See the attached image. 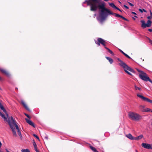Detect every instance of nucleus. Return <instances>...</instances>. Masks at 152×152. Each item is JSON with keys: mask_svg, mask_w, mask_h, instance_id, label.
Returning <instances> with one entry per match:
<instances>
[{"mask_svg": "<svg viewBox=\"0 0 152 152\" xmlns=\"http://www.w3.org/2000/svg\"><path fill=\"white\" fill-rule=\"evenodd\" d=\"M148 31H149L150 32H151L152 31V29H148Z\"/></svg>", "mask_w": 152, "mask_h": 152, "instance_id": "obj_42", "label": "nucleus"}, {"mask_svg": "<svg viewBox=\"0 0 152 152\" xmlns=\"http://www.w3.org/2000/svg\"><path fill=\"white\" fill-rule=\"evenodd\" d=\"M109 5L111 7L114 8L115 9L117 7L113 3H109Z\"/></svg>", "mask_w": 152, "mask_h": 152, "instance_id": "obj_23", "label": "nucleus"}, {"mask_svg": "<svg viewBox=\"0 0 152 152\" xmlns=\"http://www.w3.org/2000/svg\"><path fill=\"white\" fill-rule=\"evenodd\" d=\"M2 78L1 77H0V80L2 81Z\"/></svg>", "mask_w": 152, "mask_h": 152, "instance_id": "obj_47", "label": "nucleus"}, {"mask_svg": "<svg viewBox=\"0 0 152 152\" xmlns=\"http://www.w3.org/2000/svg\"><path fill=\"white\" fill-rule=\"evenodd\" d=\"M121 18H122L124 20H125L126 21H128V20L126 19L124 17L121 16Z\"/></svg>", "mask_w": 152, "mask_h": 152, "instance_id": "obj_33", "label": "nucleus"}, {"mask_svg": "<svg viewBox=\"0 0 152 152\" xmlns=\"http://www.w3.org/2000/svg\"><path fill=\"white\" fill-rule=\"evenodd\" d=\"M90 148H91V149L94 152H99L98 151L96 148H94V147L92 146H89Z\"/></svg>", "mask_w": 152, "mask_h": 152, "instance_id": "obj_17", "label": "nucleus"}, {"mask_svg": "<svg viewBox=\"0 0 152 152\" xmlns=\"http://www.w3.org/2000/svg\"><path fill=\"white\" fill-rule=\"evenodd\" d=\"M6 151H7V152H10L8 150H6Z\"/></svg>", "mask_w": 152, "mask_h": 152, "instance_id": "obj_54", "label": "nucleus"}, {"mask_svg": "<svg viewBox=\"0 0 152 152\" xmlns=\"http://www.w3.org/2000/svg\"><path fill=\"white\" fill-rule=\"evenodd\" d=\"M133 18L134 20H135V19L134 18Z\"/></svg>", "mask_w": 152, "mask_h": 152, "instance_id": "obj_55", "label": "nucleus"}, {"mask_svg": "<svg viewBox=\"0 0 152 152\" xmlns=\"http://www.w3.org/2000/svg\"><path fill=\"white\" fill-rule=\"evenodd\" d=\"M150 16L152 17V12L151 10L150 11Z\"/></svg>", "mask_w": 152, "mask_h": 152, "instance_id": "obj_39", "label": "nucleus"}, {"mask_svg": "<svg viewBox=\"0 0 152 152\" xmlns=\"http://www.w3.org/2000/svg\"><path fill=\"white\" fill-rule=\"evenodd\" d=\"M34 149L35 148H37V145H35V146H34Z\"/></svg>", "mask_w": 152, "mask_h": 152, "instance_id": "obj_49", "label": "nucleus"}, {"mask_svg": "<svg viewBox=\"0 0 152 152\" xmlns=\"http://www.w3.org/2000/svg\"><path fill=\"white\" fill-rule=\"evenodd\" d=\"M127 58H129V59H131V58L129 56V57H127Z\"/></svg>", "mask_w": 152, "mask_h": 152, "instance_id": "obj_52", "label": "nucleus"}, {"mask_svg": "<svg viewBox=\"0 0 152 152\" xmlns=\"http://www.w3.org/2000/svg\"><path fill=\"white\" fill-rule=\"evenodd\" d=\"M149 80H148V81H149V82H150L151 83H152V81L149 78Z\"/></svg>", "mask_w": 152, "mask_h": 152, "instance_id": "obj_40", "label": "nucleus"}, {"mask_svg": "<svg viewBox=\"0 0 152 152\" xmlns=\"http://www.w3.org/2000/svg\"><path fill=\"white\" fill-rule=\"evenodd\" d=\"M0 108L1 109V110H3V111L5 112L6 113V110L3 107V106L2 105V104L0 102Z\"/></svg>", "mask_w": 152, "mask_h": 152, "instance_id": "obj_21", "label": "nucleus"}, {"mask_svg": "<svg viewBox=\"0 0 152 152\" xmlns=\"http://www.w3.org/2000/svg\"><path fill=\"white\" fill-rule=\"evenodd\" d=\"M25 115L28 118H30V116L27 114H26L25 113Z\"/></svg>", "mask_w": 152, "mask_h": 152, "instance_id": "obj_35", "label": "nucleus"}, {"mask_svg": "<svg viewBox=\"0 0 152 152\" xmlns=\"http://www.w3.org/2000/svg\"><path fill=\"white\" fill-rule=\"evenodd\" d=\"M139 107L141 111L142 112H145V107L144 106L140 105Z\"/></svg>", "mask_w": 152, "mask_h": 152, "instance_id": "obj_16", "label": "nucleus"}, {"mask_svg": "<svg viewBox=\"0 0 152 152\" xmlns=\"http://www.w3.org/2000/svg\"><path fill=\"white\" fill-rule=\"evenodd\" d=\"M147 39L149 41V42L150 43H151V45H152V40H151V39L148 37L147 38Z\"/></svg>", "mask_w": 152, "mask_h": 152, "instance_id": "obj_31", "label": "nucleus"}, {"mask_svg": "<svg viewBox=\"0 0 152 152\" xmlns=\"http://www.w3.org/2000/svg\"><path fill=\"white\" fill-rule=\"evenodd\" d=\"M125 56L127 58L128 57H129V56L128 55L126 54Z\"/></svg>", "mask_w": 152, "mask_h": 152, "instance_id": "obj_46", "label": "nucleus"}, {"mask_svg": "<svg viewBox=\"0 0 152 152\" xmlns=\"http://www.w3.org/2000/svg\"><path fill=\"white\" fill-rule=\"evenodd\" d=\"M119 50L122 53H124V52H123L122 50H121L120 49Z\"/></svg>", "mask_w": 152, "mask_h": 152, "instance_id": "obj_45", "label": "nucleus"}, {"mask_svg": "<svg viewBox=\"0 0 152 152\" xmlns=\"http://www.w3.org/2000/svg\"><path fill=\"white\" fill-rule=\"evenodd\" d=\"M124 71L128 74L129 75H132L131 73H130L128 71H127V70H128L127 69L124 68Z\"/></svg>", "mask_w": 152, "mask_h": 152, "instance_id": "obj_26", "label": "nucleus"}, {"mask_svg": "<svg viewBox=\"0 0 152 152\" xmlns=\"http://www.w3.org/2000/svg\"><path fill=\"white\" fill-rule=\"evenodd\" d=\"M37 152H39V151H37Z\"/></svg>", "mask_w": 152, "mask_h": 152, "instance_id": "obj_59", "label": "nucleus"}, {"mask_svg": "<svg viewBox=\"0 0 152 152\" xmlns=\"http://www.w3.org/2000/svg\"><path fill=\"white\" fill-rule=\"evenodd\" d=\"M22 152H30L29 150L28 149H22L21 150Z\"/></svg>", "mask_w": 152, "mask_h": 152, "instance_id": "obj_28", "label": "nucleus"}, {"mask_svg": "<svg viewBox=\"0 0 152 152\" xmlns=\"http://www.w3.org/2000/svg\"><path fill=\"white\" fill-rule=\"evenodd\" d=\"M105 58L109 61L110 64H111L113 63V60L111 58L107 57H105Z\"/></svg>", "mask_w": 152, "mask_h": 152, "instance_id": "obj_18", "label": "nucleus"}, {"mask_svg": "<svg viewBox=\"0 0 152 152\" xmlns=\"http://www.w3.org/2000/svg\"><path fill=\"white\" fill-rule=\"evenodd\" d=\"M152 18V17L150 16L147 17V18L148 19H151Z\"/></svg>", "mask_w": 152, "mask_h": 152, "instance_id": "obj_36", "label": "nucleus"}, {"mask_svg": "<svg viewBox=\"0 0 152 152\" xmlns=\"http://www.w3.org/2000/svg\"><path fill=\"white\" fill-rule=\"evenodd\" d=\"M33 136L34 137H35L37 139H38L39 140V138L35 134H34Z\"/></svg>", "mask_w": 152, "mask_h": 152, "instance_id": "obj_30", "label": "nucleus"}, {"mask_svg": "<svg viewBox=\"0 0 152 152\" xmlns=\"http://www.w3.org/2000/svg\"><path fill=\"white\" fill-rule=\"evenodd\" d=\"M21 103L26 110H29V108H28V106H27V105H26V104L25 103L24 101H21Z\"/></svg>", "mask_w": 152, "mask_h": 152, "instance_id": "obj_13", "label": "nucleus"}, {"mask_svg": "<svg viewBox=\"0 0 152 152\" xmlns=\"http://www.w3.org/2000/svg\"><path fill=\"white\" fill-rule=\"evenodd\" d=\"M128 116L129 118L132 120L137 121L141 118V116L139 114L132 112H129Z\"/></svg>", "mask_w": 152, "mask_h": 152, "instance_id": "obj_3", "label": "nucleus"}, {"mask_svg": "<svg viewBox=\"0 0 152 152\" xmlns=\"http://www.w3.org/2000/svg\"><path fill=\"white\" fill-rule=\"evenodd\" d=\"M33 144L34 146L36 145V144L35 142H34L33 143Z\"/></svg>", "mask_w": 152, "mask_h": 152, "instance_id": "obj_41", "label": "nucleus"}, {"mask_svg": "<svg viewBox=\"0 0 152 152\" xmlns=\"http://www.w3.org/2000/svg\"><path fill=\"white\" fill-rule=\"evenodd\" d=\"M127 2L131 6H132V7L134 6V5L133 4H132L131 3L129 2Z\"/></svg>", "mask_w": 152, "mask_h": 152, "instance_id": "obj_34", "label": "nucleus"}, {"mask_svg": "<svg viewBox=\"0 0 152 152\" xmlns=\"http://www.w3.org/2000/svg\"><path fill=\"white\" fill-rule=\"evenodd\" d=\"M110 13H109V14L113 15H115V17H120V18H121V17L122 16H121L118 14H116L115 13H113V12H112L111 11H110Z\"/></svg>", "mask_w": 152, "mask_h": 152, "instance_id": "obj_15", "label": "nucleus"}, {"mask_svg": "<svg viewBox=\"0 0 152 152\" xmlns=\"http://www.w3.org/2000/svg\"><path fill=\"white\" fill-rule=\"evenodd\" d=\"M134 87L135 88L136 90H138L139 91H141V89L140 88L137 87L136 85H134Z\"/></svg>", "mask_w": 152, "mask_h": 152, "instance_id": "obj_27", "label": "nucleus"}, {"mask_svg": "<svg viewBox=\"0 0 152 152\" xmlns=\"http://www.w3.org/2000/svg\"><path fill=\"white\" fill-rule=\"evenodd\" d=\"M151 149H152V144H151Z\"/></svg>", "mask_w": 152, "mask_h": 152, "instance_id": "obj_51", "label": "nucleus"}, {"mask_svg": "<svg viewBox=\"0 0 152 152\" xmlns=\"http://www.w3.org/2000/svg\"><path fill=\"white\" fill-rule=\"evenodd\" d=\"M145 112H152V110L148 108H145Z\"/></svg>", "mask_w": 152, "mask_h": 152, "instance_id": "obj_24", "label": "nucleus"}, {"mask_svg": "<svg viewBox=\"0 0 152 152\" xmlns=\"http://www.w3.org/2000/svg\"><path fill=\"white\" fill-rule=\"evenodd\" d=\"M140 22L142 23L141 27L142 28H145L146 27H148L147 24L145 23V21L144 20H141Z\"/></svg>", "mask_w": 152, "mask_h": 152, "instance_id": "obj_11", "label": "nucleus"}, {"mask_svg": "<svg viewBox=\"0 0 152 152\" xmlns=\"http://www.w3.org/2000/svg\"><path fill=\"white\" fill-rule=\"evenodd\" d=\"M35 151H36V152H37L38 151V150H37V148H35L34 149Z\"/></svg>", "mask_w": 152, "mask_h": 152, "instance_id": "obj_43", "label": "nucleus"}, {"mask_svg": "<svg viewBox=\"0 0 152 152\" xmlns=\"http://www.w3.org/2000/svg\"><path fill=\"white\" fill-rule=\"evenodd\" d=\"M141 146L144 148L148 149H151V145L149 144L143 143L142 144Z\"/></svg>", "mask_w": 152, "mask_h": 152, "instance_id": "obj_8", "label": "nucleus"}, {"mask_svg": "<svg viewBox=\"0 0 152 152\" xmlns=\"http://www.w3.org/2000/svg\"><path fill=\"white\" fill-rule=\"evenodd\" d=\"M0 115L4 118L5 121H7V119L4 115L0 112Z\"/></svg>", "mask_w": 152, "mask_h": 152, "instance_id": "obj_19", "label": "nucleus"}, {"mask_svg": "<svg viewBox=\"0 0 152 152\" xmlns=\"http://www.w3.org/2000/svg\"><path fill=\"white\" fill-rule=\"evenodd\" d=\"M118 60L120 62L119 64L122 66L123 68L127 69L128 70L132 72H134V70L130 67L128 66L125 63L121 60L119 58H118Z\"/></svg>", "mask_w": 152, "mask_h": 152, "instance_id": "obj_4", "label": "nucleus"}, {"mask_svg": "<svg viewBox=\"0 0 152 152\" xmlns=\"http://www.w3.org/2000/svg\"><path fill=\"white\" fill-rule=\"evenodd\" d=\"M25 120H26V122L30 125L32 126L33 127H35L34 123L31 121L28 120L27 118H26Z\"/></svg>", "mask_w": 152, "mask_h": 152, "instance_id": "obj_10", "label": "nucleus"}, {"mask_svg": "<svg viewBox=\"0 0 152 152\" xmlns=\"http://www.w3.org/2000/svg\"><path fill=\"white\" fill-rule=\"evenodd\" d=\"M115 9H117V10H118L119 11H120L121 12H122V11H121V10L119 8H118V7H116Z\"/></svg>", "mask_w": 152, "mask_h": 152, "instance_id": "obj_38", "label": "nucleus"}, {"mask_svg": "<svg viewBox=\"0 0 152 152\" xmlns=\"http://www.w3.org/2000/svg\"><path fill=\"white\" fill-rule=\"evenodd\" d=\"M122 54H123L124 56H125V55H126V54L124 52V53H122Z\"/></svg>", "mask_w": 152, "mask_h": 152, "instance_id": "obj_50", "label": "nucleus"}, {"mask_svg": "<svg viewBox=\"0 0 152 152\" xmlns=\"http://www.w3.org/2000/svg\"><path fill=\"white\" fill-rule=\"evenodd\" d=\"M6 151H7V152H10L8 150H6Z\"/></svg>", "mask_w": 152, "mask_h": 152, "instance_id": "obj_53", "label": "nucleus"}, {"mask_svg": "<svg viewBox=\"0 0 152 152\" xmlns=\"http://www.w3.org/2000/svg\"><path fill=\"white\" fill-rule=\"evenodd\" d=\"M139 10L142 13L143 12V11L145 12H146V11L144 9H143L142 10L141 9H139Z\"/></svg>", "mask_w": 152, "mask_h": 152, "instance_id": "obj_29", "label": "nucleus"}, {"mask_svg": "<svg viewBox=\"0 0 152 152\" xmlns=\"http://www.w3.org/2000/svg\"><path fill=\"white\" fill-rule=\"evenodd\" d=\"M139 76L140 79L145 81H147L149 80V77L148 76L147 74L143 72L139 74Z\"/></svg>", "mask_w": 152, "mask_h": 152, "instance_id": "obj_6", "label": "nucleus"}, {"mask_svg": "<svg viewBox=\"0 0 152 152\" xmlns=\"http://www.w3.org/2000/svg\"><path fill=\"white\" fill-rule=\"evenodd\" d=\"M0 71L3 73L5 75H6L7 77H10V74L6 70L3 69H0Z\"/></svg>", "mask_w": 152, "mask_h": 152, "instance_id": "obj_9", "label": "nucleus"}, {"mask_svg": "<svg viewBox=\"0 0 152 152\" xmlns=\"http://www.w3.org/2000/svg\"><path fill=\"white\" fill-rule=\"evenodd\" d=\"M137 96L138 97L142 99L144 101L152 103V100H150V99L148 98L145 97H144L143 96L141 95H140L139 94H137Z\"/></svg>", "mask_w": 152, "mask_h": 152, "instance_id": "obj_7", "label": "nucleus"}, {"mask_svg": "<svg viewBox=\"0 0 152 152\" xmlns=\"http://www.w3.org/2000/svg\"><path fill=\"white\" fill-rule=\"evenodd\" d=\"M99 3L97 4L98 7H99V9H101V12L99 13V16L100 18L101 21H102L104 20L107 18L108 14L104 12L109 14L111 13H110V11L108 9L105 8L104 7V4L99 5L98 6Z\"/></svg>", "mask_w": 152, "mask_h": 152, "instance_id": "obj_2", "label": "nucleus"}, {"mask_svg": "<svg viewBox=\"0 0 152 152\" xmlns=\"http://www.w3.org/2000/svg\"><path fill=\"white\" fill-rule=\"evenodd\" d=\"M2 145V144L1 143V142L0 141V148L1 147Z\"/></svg>", "mask_w": 152, "mask_h": 152, "instance_id": "obj_48", "label": "nucleus"}, {"mask_svg": "<svg viewBox=\"0 0 152 152\" xmlns=\"http://www.w3.org/2000/svg\"><path fill=\"white\" fill-rule=\"evenodd\" d=\"M152 22L151 20H148V21L147 23V25H148V27H150L151 26Z\"/></svg>", "mask_w": 152, "mask_h": 152, "instance_id": "obj_25", "label": "nucleus"}, {"mask_svg": "<svg viewBox=\"0 0 152 152\" xmlns=\"http://www.w3.org/2000/svg\"><path fill=\"white\" fill-rule=\"evenodd\" d=\"M124 7L126 8V9H129V7H128L127 6H126V5H124Z\"/></svg>", "mask_w": 152, "mask_h": 152, "instance_id": "obj_37", "label": "nucleus"}, {"mask_svg": "<svg viewBox=\"0 0 152 152\" xmlns=\"http://www.w3.org/2000/svg\"><path fill=\"white\" fill-rule=\"evenodd\" d=\"M95 43L99 46H100L101 44L105 47L107 42L102 39L99 38H98L97 41H95Z\"/></svg>", "mask_w": 152, "mask_h": 152, "instance_id": "obj_5", "label": "nucleus"}, {"mask_svg": "<svg viewBox=\"0 0 152 152\" xmlns=\"http://www.w3.org/2000/svg\"><path fill=\"white\" fill-rule=\"evenodd\" d=\"M136 152H138V151H137V150H136Z\"/></svg>", "mask_w": 152, "mask_h": 152, "instance_id": "obj_56", "label": "nucleus"}, {"mask_svg": "<svg viewBox=\"0 0 152 152\" xmlns=\"http://www.w3.org/2000/svg\"><path fill=\"white\" fill-rule=\"evenodd\" d=\"M134 17H136V18H137V16H135H135H134Z\"/></svg>", "mask_w": 152, "mask_h": 152, "instance_id": "obj_57", "label": "nucleus"}, {"mask_svg": "<svg viewBox=\"0 0 152 152\" xmlns=\"http://www.w3.org/2000/svg\"><path fill=\"white\" fill-rule=\"evenodd\" d=\"M0 152H2L0 150Z\"/></svg>", "mask_w": 152, "mask_h": 152, "instance_id": "obj_58", "label": "nucleus"}, {"mask_svg": "<svg viewBox=\"0 0 152 152\" xmlns=\"http://www.w3.org/2000/svg\"><path fill=\"white\" fill-rule=\"evenodd\" d=\"M7 121L8 122L10 127L12 129L13 135L15 136H17L16 132L15 131V127L16 129L17 130L18 135L20 137L21 139H22V136L21 132L19 130L18 126L16 124V121L13 118L11 117V118H8V120H7Z\"/></svg>", "mask_w": 152, "mask_h": 152, "instance_id": "obj_1", "label": "nucleus"}, {"mask_svg": "<svg viewBox=\"0 0 152 152\" xmlns=\"http://www.w3.org/2000/svg\"><path fill=\"white\" fill-rule=\"evenodd\" d=\"M143 137V135L142 134H141L138 137H134V140H138L141 139Z\"/></svg>", "mask_w": 152, "mask_h": 152, "instance_id": "obj_14", "label": "nucleus"}, {"mask_svg": "<svg viewBox=\"0 0 152 152\" xmlns=\"http://www.w3.org/2000/svg\"><path fill=\"white\" fill-rule=\"evenodd\" d=\"M126 136L130 140H134V137L132 136L131 134L129 133L127 134H126Z\"/></svg>", "mask_w": 152, "mask_h": 152, "instance_id": "obj_12", "label": "nucleus"}, {"mask_svg": "<svg viewBox=\"0 0 152 152\" xmlns=\"http://www.w3.org/2000/svg\"><path fill=\"white\" fill-rule=\"evenodd\" d=\"M104 48L108 50V52L110 53L112 55H114L113 53L111 50H110L108 48H107L106 47H105Z\"/></svg>", "mask_w": 152, "mask_h": 152, "instance_id": "obj_22", "label": "nucleus"}, {"mask_svg": "<svg viewBox=\"0 0 152 152\" xmlns=\"http://www.w3.org/2000/svg\"><path fill=\"white\" fill-rule=\"evenodd\" d=\"M136 70L139 73V74H140V73H141V72H142L143 71L140 70L139 69H136Z\"/></svg>", "mask_w": 152, "mask_h": 152, "instance_id": "obj_32", "label": "nucleus"}, {"mask_svg": "<svg viewBox=\"0 0 152 152\" xmlns=\"http://www.w3.org/2000/svg\"><path fill=\"white\" fill-rule=\"evenodd\" d=\"M132 13L133 14H134V15H136V13L135 12H132Z\"/></svg>", "mask_w": 152, "mask_h": 152, "instance_id": "obj_44", "label": "nucleus"}, {"mask_svg": "<svg viewBox=\"0 0 152 152\" xmlns=\"http://www.w3.org/2000/svg\"><path fill=\"white\" fill-rule=\"evenodd\" d=\"M0 115L4 118L5 121H7V119L4 115L0 112Z\"/></svg>", "mask_w": 152, "mask_h": 152, "instance_id": "obj_20", "label": "nucleus"}]
</instances>
